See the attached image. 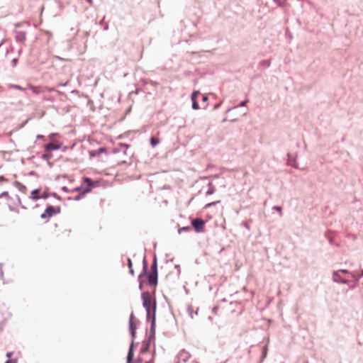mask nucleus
Here are the masks:
<instances>
[{"label": "nucleus", "mask_w": 363, "mask_h": 363, "mask_svg": "<svg viewBox=\"0 0 363 363\" xmlns=\"http://www.w3.org/2000/svg\"><path fill=\"white\" fill-rule=\"evenodd\" d=\"M362 277H363V269L361 272V274H359L357 275H355L354 279L357 281H359Z\"/></svg>", "instance_id": "obj_29"}, {"label": "nucleus", "mask_w": 363, "mask_h": 363, "mask_svg": "<svg viewBox=\"0 0 363 363\" xmlns=\"http://www.w3.org/2000/svg\"><path fill=\"white\" fill-rule=\"evenodd\" d=\"M138 289H139V290L143 291V282L139 283Z\"/></svg>", "instance_id": "obj_35"}, {"label": "nucleus", "mask_w": 363, "mask_h": 363, "mask_svg": "<svg viewBox=\"0 0 363 363\" xmlns=\"http://www.w3.org/2000/svg\"><path fill=\"white\" fill-rule=\"evenodd\" d=\"M191 357V354L186 351L184 349L179 351L176 358L178 359L176 363H179L180 362H183L186 363Z\"/></svg>", "instance_id": "obj_4"}, {"label": "nucleus", "mask_w": 363, "mask_h": 363, "mask_svg": "<svg viewBox=\"0 0 363 363\" xmlns=\"http://www.w3.org/2000/svg\"><path fill=\"white\" fill-rule=\"evenodd\" d=\"M145 278V274H143V272L138 277V281L139 283L143 282V279Z\"/></svg>", "instance_id": "obj_26"}, {"label": "nucleus", "mask_w": 363, "mask_h": 363, "mask_svg": "<svg viewBox=\"0 0 363 363\" xmlns=\"http://www.w3.org/2000/svg\"><path fill=\"white\" fill-rule=\"evenodd\" d=\"M3 196L8 197V196H9V194H8V192H6V191L3 192V193L1 194L0 197H3Z\"/></svg>", "instance_id": "obj_36"}, {"label": "nucleus", "mask_w": 363, "mask_h": 363, "mask_svg": "<svg viewBox=\"0 0 363 363\" xmlns=\"http://www.w3.org/2000/svg\"><path fill=\"white\" fill-rule=\"evenodd\" d=\"M156 246H157V243H156V242H154V243H153V247L155 248V247H156Z\"/></svg>", "instance_id": "obj_44"}, {"label": "nucleus", "mask_w": 363, "mask_h": 363, "mask_svg": "<svg viewBox=\"0 0 363 363\" xmlns=\"http://www.w3.org/2000/svg\"><path fill=\"white\" fill-rule=\"evenodd\" d=\"M90 191V189H86V190L85 191V192H88V191Z\"/></svg>", "instance_id": "obj_49"}, {"label": "nucleus", "mask_w": 363, "mask_h": 363, "mask_svg": "<svg viewBox=\"0 0 363 363\" xmlns=\"http://www.w3.org/2000/svg\"><path fill=\"white\" fill-rule=\"evenodd\" d=\"M134 346H135V342H130L129 348H128V354H127L126 363H134V362H133L134 355H135Z\"/></svg>", "instance_id": "obj_5"}, {"label": "nucleus", "mask_w": 363, "mask_h": 363, "mask_svg": "<svg viewBox=\"0 0 363 363\" xmlns=\"http://www.w3.org/2000/svg\"><path fill=\"white\" fill-rule=\"evenodd\" d=\"M60 148V145L55 144V143H48L45 145V151L58 150Z\"/></svg>", "instance_id": "obj_12"}, {"label": "nucleus", "mask_w": 363, "mask_h": 363, "mask_svg": "<svg viewBox=\"0 0 363 363\" xmlns=\"http://www.w3.org/2000/svg\"><path fill=\"white\" fill-rule=\"evenodd\" d=\"M175 268H176V269H179V265H176V266H175Z\"/></svg>", "instance_id": "obj_45"}, {"label": "nucleus", "mask_w": 363, "mask_h": 363, "mask_svg": "<svg viewBox=\"0 0 363 363\" xmlns=\"http://www.w3.org/2000/svg\"><path fill=\"white\" fill-rule=\"evenodd\" d=\"M199 91H194L192 94H191V101L192 102L194 101H196V99L199 94Z\"/></svg>", "instance_id": "obj_17"}, {"label": "nucleus", "mask_w": 363, "mask_h": 363, "mask_svg": "<svg viewBox=\"0 0 363 363\" xmlns=\"http://www.w3.org/2000/svg\"><path fill=\"white\" fill-rule=\"evenodd\" d=\"M3 279H4L3 264H0V279L2 280Z\"/></svg>", "instance_id": "obj_27"}, {"label": "nucleus", "mask_w": 363, "mask_h": 363, "mask_svg": "<svg viewBox=\"0 0 363 363\" xmlns=\"http://www.w3.org/2000/svg\"><path fill=\"white\" fill-rule=\"evenodd\" d=\"M207 99H208V97H207L206 96H204L203 97V101H207Z\"/></svg>", "instance_id": "obj_43"}, {"label": "nucleus", "mask_w": 363, "mask_h": 363, "mask_svg": "<svg viewBox=\"0 0 363 363\" xmlns=\"http://www.w3.org/2000/svg\"><path fill=\"white\" fill-rule=\"evenodd\" d=\"M192 108L194 109V110H197L199 109V104L197 103V101H194L192 102Z\"/></svg>", "instance_id": "obj_30"}, {"label": "nucleus", "mask_w": 363, "mask_h": 363, "mask_svg": "<svg viewBox=\"0 0 363 363\" xmlns=\"http://www.w3.org/2000/svg\"><path fill=\"white\" fill-rule=\"evenodd\" d=\"M141 299L143 301V306L146 311V320L147 322L152 321L154 318L155 320H156V300L155 299L153 301H152L150 298V294L147 291H143L141 294Z\"/></svg>", "instance_id": "obj_1"}, {"label": "nucleus", "mask_w": 363, "mask_h": 363, "mask_svg": "<svg viewBox=\"0 0 363 363\" xmlns=\"http://www.w3.org/2000/svg\"><path fill=\"white\" fill-rule=\"evenodd\" d=\"M13 354V352H8L6 354V357L8 358V359H11Z\"/></svg>", "instance_id": "obj_31"}, {"label": "nucleus", "mask_w": 363, "mask_h": 363, "mask_svg": "<svg viewBox=\"0 0 363 363\" xmlns=\"http://www.w3.org/2000/svg\"><path fill=\"white\" fill-rule=\"evenodd\" d=\"M30 89L32 91L33 93L35 94H40V93H43L44 91H45L46 90H48V91H51L52 89H47V88H43V87H41V86H29Z\"/></svg>", "instance_id": "obj_9"}, {"label": "nucleus", "mask_w": 363, "mask_h": 363, "mask_svg": "<svg viewBox=\"0 0 363 363\" xmlns=\"http://www.w3.org/2000/svg\"><path fill=\"white\" fill-rule=\"evenodd\" d=\"M129 333L132 338L131 342H134L136 337L137 325H128Z\"/></svg>", "instance_id": "obj_10"}, {"label": "nucleus", "mask_w": 363, "mask_h": 363, "mask_svg": "<svg viewBox=\"0 0 363 363\" xmlns=\"http://www.w3.org/2000/svg\"><path fill=\"white\" fill-rule=\"evenodd\" d=\"M333 280L334 282L343 284H349L350 281L341 277L339 272H333Z\"/></svg>", "instance_id": "obj_7"}, {"label": "nucleus", "mask_w": 363, "mask_h": 363, "mask_svg": "<svg viewBox=\"0 0 363 363\" xmlns=\"http://www.w3.org/2000/svg\"><path fill=\"white\" fill-rule=\"evenodd\" d=\"M268 347L267 345L262 347V355L260 357V363L263 362L267 356Z\"/></svg>", "instance_id": "obj_15"}, {"label": "nucleus", "mask_w": 363, "mask_h": 363, "mask_svg": "<svg viewBox=\"0 0 363 363\" xmlns=\"http://www.w3.org/2000/svg\"><path fill=\"white\" fill-rule=\"evenodd\" d=\"M143 361V359L141 357H138L134 363H142Z\"/></svg>", "instance_id": "obj_32"}, {"label": "nucleus", "mask_w": 363, "mask_h": 363, "mask_svg": "<svg viewBox=\"0 0 363 363\" xmlns=\"http://www.w3.org/2000/svg\"><path fill=\"white\" fill-rule=\"evenodd\" d=\"M246 103H247V101H242V102H241L240 106H245Z\"/></svg>", "instance_id": "obj_41"}, {"label": "nucleus", "mask_w": 363, "mask_h": 363, "mask_svg": "<svg viewBox=\"0 0 363 363\" xmlns=\"http://www.w3.org/2000/svg\"><path fill=\"white\" fill-rule=\"evenodd\" d=\"M61 209L60 206H48L44 213L41 214L40 217L43 219L50 218L55 215H57L60 212Z\"/></svg>", "instance_id": "obj_3"}, {"label": "nucleus", "mask_w": 363, "mask_h": 363, "mask_svg": "<svg viewBox=\"0 0 363 363\" xmlns=\"http://www.w3.org/2000/svg\"><path fill=\"white\" fill-rule=\"evenodd\" d=\"M135 318V315H134V313L133 312H132L130 315V318H129V323H128V325H134L133 324V319Z\"/></svg>", "instance_id": "obj_23"}, {"label": "nucleus", "mask_w": 363, "mask_h": 363, "mask_svg": "<svg viewBox=\"0 0 363 363\" xmlns=\"http://www.w3.org/2000/svg\"><path fill=\"white\" fill-rule=\"evenodd\" d=\"M330 231H328V233H325V236L327 237V238H328V240L329 242H330V244H332V245H333V244H334L335 242H334V241H333V237L330 235Z\"/></svg>", "instance_id": "obj_21"}, {"label": "nucleus", "mask_w": 363, "mask_h": 363, "mask_svg": "<svg viewBox=\"0 0 363 363\" xmlns=\"http://www.w3.org/2000/svg\"><path fill=\"white\" fill-rule=\"evenodd\" d=\"M274 208L276 211H279V213H281V208L280 206H275V207H274Z\"/></svg>", "instance_id": "obj_38"}, {"label": "nucleus", "mask_w": 363, "mask_h": 363, "mask_svg": "<svg viewBox=\"0 0 363 363\" xmlns=\"http://www.w3.org/2000/svg\"><path fill=\"white\" fill-rule=\"evenodd\" d=\"M204 223V220L201 218H196L191 221L193 227H202Z\"/></svg>", "instance_id": "obj_14"}, {"label": "nucleus", "mask_w": 363, "mask_h": 363, "mask_svg": "<svg viewBox=\"0 0 363 363\" xmlns=\"http://www.w3.org/2000/svg\"><path fill=\"white\" fill-rule=\"evenodd\" d=\"M70 233V230H65L64 233L66 234V235H69V233Z\"/></svg>", "instance_id": "obj_40"}, {"label": "nucleus", "mask_w": 363, "mask_h": 363, "mask_svg": "<svg viewBox=\"0 0 363 363\" xmlns=\"http://www.w3.org/2000/svg\"><path fill=\"white\" fill-rule=\"evenodd\" d=\"M150 350V346L145 344H143L140 350V352L141 354H145Z\"/></svg>", "instance_id": "obj_16"}, {"label": "nucleus", "mask_w": 363, "mask_h": 363, "mask_svg": "<svg viewBox=\"0 0 363 363\" xmlns=\"http://www.w3.org/2000/svg\"><path fill=\"white\" fill-rule=\"evenodd\" d=\"M150 272H154V273H158L157 269V256L155 255L153 257V260L151 265V270Z\"/></svg>", "instance_id": "obj_13"}, {"label": "nucleus", "mask_w": 363, "mask_h": 363, "mask_svg": "<svg viewBox=\"0 0 363 363\" xmlns=\"http://www.w3.org/2000/svg\"><path fill=\"white\" fill-rule=\"evenodd\" d=\"M4 363H18V358H13L11 359H7Z\"/></svg>", "instance_id": "obj_25"}, {"label": "nucleus", "mask_w": 363, "mask_h": 363, "mask_svg": "<svg viewBox=\"0 0 363 363\" xmlns=\"http://www.w3.org/2000/svg\"><path fill=\"white\" fill-rule=\"evenodd\" d=\"M338 272H339V274H340V273H342V274H351V276H352L354 279V277H355V274H354V273H351V272H350V271H349V270H347V269H340V270H339Z\"/></svg>", "instance_id": "obj_18"}, {"label": "nucleus", "mask_w": 363, "mask_h": 363, "mask_svg": "<svg viewBox=\"0 0 363 363\" xmlns=\"http://www.w3.org/2000/svg\"><path fill=\"white\" fill-rule=\"evenodd\" d=\"M104 151H105V149L103 147L99 148L98 150L99 153L104 152Z\"/></svg>", "instance_id": "obj_39"}, {"label": "nucleus", "mask_w": 363, "mask_h": 363, "mask_svg": "<svg viewBox=\"0 0 363 363\" xmlns=\"http://www.w3.org/2000/svg\"><path fill=\"white\" fill-rule=\"evenodd\" d=\"M197 313H198V309H197V310H196V311L195 312V314H196V315H197Z\"/></svg>", "instance_id": "obj_50"}, {"label": "nucleus", "mask_w": 363, "mask_h": 363, "mask_svg": "<svg viewBox=\"0 0 363 363\" xmlns=\"http://www.w3.org/2000/svg\"><path fill=\"white\" fill-rule=\"evenodd\" d=\"M145 363H152V360L147 361Z\"/></svg>", "instance_id": "obj_47"}, {"label": "nucleus", "mask_w": 363, "mask_h": 363, "mask_svg": "<svg viewBox=\"0 0 363 363\" xmlns=\"http://www.w3.org/2000/svg\"><path fill=\"white\" fill-rule=\"evenodd\" d=\"M129 273L132 275V276H134L135 275V271L133 269V267H129Z\"/></svg>", "instance_id": "obj_33"}, {"label": "nucleus", "mask_w": 363, "mask_h": 363, "mask_svg": "<svg viewBox=\"0 0 363 363\" xmlns=\"http://www.w3.org/2000/svg\"><path fill=\"white\" fill-rule=\"evenodd\" d=\"M143 274H145V278H146L148 285L150 287L155 288L157 286L158 273L150 272L149 264L145 256H144L143 259Z\"/></svg>", "instance_id": "obj_2"}, {"label": "nucleus", "mask_w": 363, "mask_h": 363, "mask_svg": "<svg viewBox=\"0 0 363 363\" xmlns=\"http://www.w3.org/2000/svg\"><path fill=\"white\" fill-rule=\"evenodd\" d=\"M187 312H188L189 315H190V317L191 318H193V308L191 306H188Z\"/></svg>", "instance_id": "obj_24"}, {"label": "nucleus", "mask_w": 363, "mask_h": 363, "mask_svg": "<svg viewBox=\"0 0 363 363\" xmlns=\"http://www.w3.org/2000/svg\"><path fill=\"white\" fill-rule=\"evenodd\" d=\"M88 2L91 4L92 3V1L91 0H88Z\"/></svg>", "instance_id": "obj_48"}, {"label": "nucleus", "mask_w": 363, "mask_h": 363, "mask_svg": "<svg viewBox=\"0 0 363 363\" xmlns=\"http://www.w3.org/2000/svg\"><path fill=\"white\" fill-rule=\"evenodd\" d=\"M150 143L152 147H155L159 143V140L157 138L152 137L150 139Z\"/></svg>", "instance_id": "obj_19"}, {"label": "nucleus", "mask_w": 363, "mask_h": 363, "mask_svg": "<svg viewBox=\"0 0 363 363\" xmlns=\"http://www.w3.org/2000/svg\"><path fill=\"white\" fill-rule=\"evenodd\" d=\"M151 341H150L148 339H147V340H145L143 344H145V345H147L150 347V345H151Z\"/></svg>", "instance_id": "obj_37"}, {"label": "nucleus", "mask_w": 363, "mask_h": 363, "mask_svg": "<svg viewBox=\"0 0 363 363\" xmlns=\"http://www.w3.org/2000/svg\"><path fill=\"white\" fill-rule=\"evenodd\" d=\"M127 266L128 267H133V262L130 257L127 258Z\"/></svg>", "instance_id": "obj_28"}, {"label": "nucleus", "mask_w": 363, "mask_h": 363, "mask_svg": "<svg viewBox=\"0 0 363 363\" xmlns=\"http://www.w3.org/2000/svg\"><path fill=\"white\" fill-rule=\"evenodd\" d=\"M17 38H18L19 40H25V38H26L25 33H24L19 32V33L17 34Z\"/></svg>", "instance_id": "obj_22"}, {"label": "nucleus", "mask_w": 363, "mask_h": 363, "mask_svg": "<svg viewBox=\"0 0 363 363\" xmlns=\"http://www.w3.org/2000/svg\"><path fill=\"white\" fill-rule=\"evenodd\" d=\"M44 157H48V158H49V157H50V156L45 155H44Z\"/></svg>", "instance_id": "obj_46"}, {"label": "nucleus", "mask_w": 363, "mask_h": 363, "mask_svg": "<svg viewBox=\"0 0 363 363\" xmlns=\"http://www.w3.org/2000/svg\"><path fill=\"white\" fill-rule=\"evenodd\" d=\"M40 189H35L31 191L30 198L33 200H37L40 198H46V195L40 196Z\"/></svg>", "instance_id": "obj_11"}, {"label": "nucleus", "mask_w": 363, "mask_h": 363, "mask_svg": "<svg viewBox=\"0 0 363 363\" xmlns=\"http://www.w3.org/2000/svg\"><path fill=\"white\" fill-rule=\"evenodd\" d=\"M194 230L195 233H201L205 231V228H178V234L181 235L183 233H189Z\"/></svg>", "instance_id": "obj_8"}, {"label": "nucleus", "mask_w": 363, "mask_h": 363, "mask_svg": "<svg viewBox=\"0 0 363 363\" xmlns=\"http://www.w3.org/2000/svg\"><path fill=\"white\" fill-rule=\"evenodd\" d=\"M150 322V334L147 339L154 342L155 340V333H156V320H155V318Z\"/></svg>", "instance_id": "obj_6"}, {"label": "nucleus", "mask_w": 363, "mask_h": 363, "mask_svg": "<svg viewBox=\"0 0 363 363\" xmlns=\"http://www.w3.org/2000/svg\"><path fill=\"white\" fill-rule=\"evenodd\" d=\"M218 310V306H214L212 309V312L214 313V314H216L217 311Z\"/></svg>", "instance_id": "obj_34"}, {"label": "nucleus", "mask_w": 363, "mask_h": 363, "mask_svg": "<svg viewBox=\"0 0 363 363\" xmlns=\"http://www.w3.org/2000/svg\"><path fill=\"white\" fill-rule=\"evenodd\" d=\"M84 183H86L89 187L93 186V182L91 179L86 177L84 178Z\"/></svg>", "instance_id": "obj_20"}, {"label": "nucleus", "mask_w": 363, "mask_h": 363, "mask_svg": "<svg viewBox=\"0 0 363 363\" xmlns=\"http://www.w3.org/2000/svg\"><path fill=\"white\" fill-rule=\"evenodd\" d=\"M13 87H14L15 89H20V90H21V89H22L19 86H17V85L13 86Z\"/></svg>", "instance_id": "obj_42"}]
</instances>
